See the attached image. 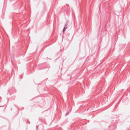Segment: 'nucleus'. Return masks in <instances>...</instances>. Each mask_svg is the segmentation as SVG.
<instances>
[{"label": "nucleus", "mask_w": 130, "mask_h": 130, "mask_svg": "<svg viewBox=\"0 0 130 130\" xmlns=\"http://www.w3.org/2000/svg\"><path fill=\"white\" fill-rule=\"evenodd\" d=\"M67 26V25L66 24L65 25V26L64 27L63 30V32H64L65 30H66V29H67V27H66V26Z\"/></svg>", "instance_id": "1"}]
</instances>
